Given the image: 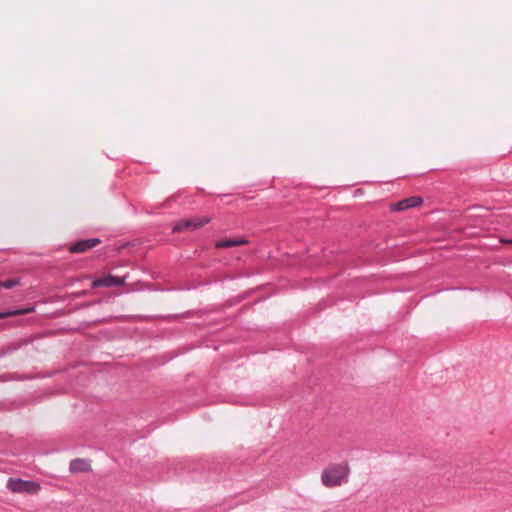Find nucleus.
Listing matches in <instances>:
<instances>
[{
    "mask_svg": "<svg viewBox=\"0 0 512 512\" xmlns=\"http://www.w3.org/2000/svg\"><path fill=\"white\" fill-rule=\"evenodd\" d=\"M423 202L421 197H409L398 201L392 206V211H404L409 208L417 207Z\"/></svg>",
    "mask_w": 512,
    "mask_h": 512,
    "instance_id": "nucleus-6",
    "label": "nucleus"
},
{
    "mask_svg": "<svg viewBox=\"0 0 512 512\" xmlns=\"http://www.w3.org/2000/svg\"><path fill=\"white\" fill-rule=\"evenodd\" d=\"M70 470L73 473L87 472L90 470V463L83 459H75L70 463Z\"/></svg>",
    "mask_w": 512,
    "mask_h": 512,
    "instance_id": "nucleus-7",
    "label": "nucleus"
},
{
    "mask_svg": "<svg viewBox=\"0 0 512 512\" xmlns=\"http://www.w3.org/2000/svg\"><path fill=\"white\" fill-rule=\"evenodd\" d=\"M349 473L350 468L347 463L332 464L323 470L321 481L328 488L337 487L347 482Z\"/></svg>",
    "mask_w": 512,
    "mask_h": 512,
    "instance_id": "nucleus-1",
    "label": "nucleus"
},
{
    "mask_svg": "<svg viewBox=\"0 0 512 512\" xmlns=\"http://www.w3.org/2000/svg\"><path fill=\"white\" fill-rule=\"evenodd\" d=\"M507 243L512 244V239L507 240Z\"/></svg>",
    "mask_w": 512,
    "mask_h": 512,
    "instance_id": "nucleus-12",
    "label": "nucleus"
},
{
    "mask_svg": "<svg viewBox=\"0 0 512 512\" xmlns=\"http://www.w3.org/2000/svg\"><path fill=\"white\" fill-rule=\"evenodd\" d=\"M33 311V308H27V309H19V310H12L7 312H0V318H5L9 316H16V315H22L27 314L29 312Z\"/></svg>",
    "mask_w": 512,
    "mask_h": 512,
    "instance_id": "nucleus-9",
    "label": "nucleus"
},
{
    "mask_svg": "<svg viewBox=\"0 0 512 512\" xmlns=\"http://www.w3.org/2000/svg\"><path fill=\"white\" fill-rule=\"evenodd\" d=\"M6 487L12 493L26 495H36L41 490L40 483L20 478H9L6 483Z\"/></svg>",
    "mask_w": 512,
    "mask_h": 512,
    "instance_id": "nucleus-2",
    "label": "nucleus"
},
{
    "mask_svg": "<svg viewBox=\"0 0 512 512\" xmlns=\"http://www.w3.org/2000/svg\"><path fill=\"white\" fill-rule=\"evenodd\" d=\"M217 247H224V242L223 241L218 242Z\"/></svg>",
    "mask_w": 512,
    "mask_h": 512,
    "instance_id": "nucleus-11",
    "label": "nucleus"
},
{
    "mask_svg": "<svg viewBox=\"0 0 512 512\" xmlns=\"http://www.w3.org/2000/svg\"><path fill=\"white\" fill-rule=\"evenodd\" d=\"M100 242L101 241L98 238H90V239L80 240V241L72 244L69 247V251L71 253H83V252H86V251L94 248L95 246L100 244Z\"/></svg>",
    "mask_w": 512,
    "mask_h": 512,
    "instance_id": "nucleus-4",
    "label": "nucleus"
},
{
    "mask_svg": "<svg viewBox=\"0 0 512 512\" xmlns=\"http://www.w3.org/2000/svg\"><path fill=\"white\" fill-rule=\"evenodd\" d=\"M208 222H209V219L206 217H196V218L179 220L174 225L173 232L178 233V232L194 231V230L201 228Z\"/></svg>",
    "mask_w": 512,
    "mask_h": 512,
    "instance_id": "nucleus-3",
    "label": "nucleus"
},
{
    "mask_svg": "<svg viewBox=\"0 0 512 512\" xmlns=\"http://www.w3.org/2000/svg\"><path fill=\"white\" fill-rule=\"evenodd\" d=\"M18 284H19L18 279H9V280H5V281L0 280V287L6 288V289H10Z\"/></svg>",
    "mask_w": 512,
    "mask_h": 512,
    "instance_id": "nucleus-10",
    "label": "nucleus"
},
{
    "mask_svg": "<svg viewBox=\"0 0 512 512\" xmlns=\"http://www.w3.org/2000/svg\"><path fill=\"white\" fill-rule=\"evenodd\" d=\"M125 278L124 277H116L113 275H108L103 278L96 279L92 282L93 287H114V286H120L124 284Z\"/></svg>",
    "mask_w": 512,
    "mask_h": 512,
    "instance_id": "nucleus-5",
    "label": "nucleus"
},
{
    "mask_svg": "<svg viewBox=\"0 0 512 512\" xmlns=\"http://www.w3.org/2000/svg\"><path fill=\"white\" fill-rule=\"evenodd\" d=\"M248 243H249V241L245 237H239L237 239L226 238V249L232 248L235 246L247 245Z\"/></svg>",
    "mask_w": 512,
    "mask_h": 512,
    "instance_id": "nucleus-8",
    "label": "nucleus"
}]
</instances>
